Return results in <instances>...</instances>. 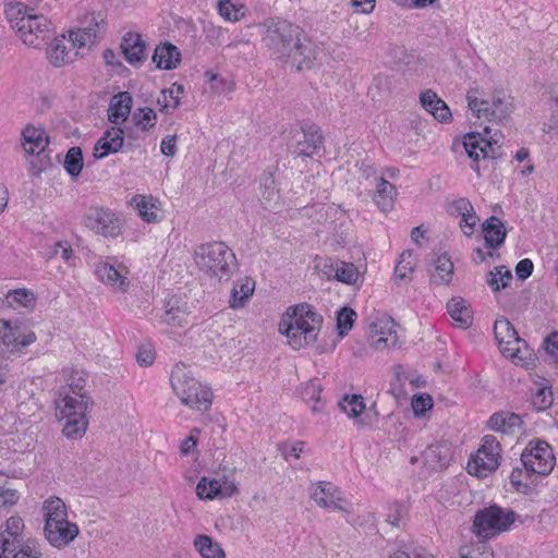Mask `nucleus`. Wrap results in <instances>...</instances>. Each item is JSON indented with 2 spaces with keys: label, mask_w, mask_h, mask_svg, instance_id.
Listing matches in <instances>:
<instances>
[{
  "label": "nucleus",
  "mask_w": 558,
  "mask_h": 558,
  "mask_svg": "<svg viewBox=\"0 0 558 558\" xmlns=\"http://www.w3.org/2000/svg\"><path fill=\"white\" fill-rule=\"evenodd\" d=\"M430 281L434 284H448L452 280L453 264L448 254L444 253L434 260L433 268L429 270Z\"/></svg>",
  "instance_id": "c85d7f7f"
},
{
  "label": "nucleus",
  "mask_w": 558,
  "mask_h": 558,
  "mask_svg": "<svg viewBox=\"0 0 558 558\" xmlns=\"http://www.w3.org/2000/svg\"><path fill=\"white\" fill-rule=\"evenodd\" d=\"M140 217L147 223H156L159 218V202L153 196L135 195L132 198Z\"/></svg>",
  "instance_id": "c756f323"
},
{
  "label": "nucleus",
  "mask_w": 558,
  "mask_h": 558,
  "mask_svg": "<svg viewBox=\"0 0 558 558\" xmlns=\"http://www.w3.org/2000/svg\"><path fill=\"white\" fill-rule=\"evenodd\" d=\"M422 107L432 113L439 122L446 123L451 119V112L447 104L437 96L432 89H427L420 95Z\"/></svg>",
  "instance_id": "b1692460"
},
{
  "label": "nucleus",
  "mask_w": 558,
  "mask_h": 558,
  "mask_svg": "<svg viewBox=\"0 0 558 558\" xmlns=\"http://www.w3.org/2000/svg\"><path fill=\"white\" fill-rule=\"evenodd\" d=\"M487 424L488 427L494 432L501 433L505 435H512L521 429L523 422L520 415L515 413L500 411L494 413L489 417Z\"/></svg>",
  "instance_id": "5701e85b"
},
{
  "label": "nucleus",
  "mask_w": 558,
  "mask_h": 558,
  "mask_svg": "<svg viewBox=\"0 0 558 558\" xmlns=\"http://www.w3.org/2000/svg\"><path fill=\"white\" fill-rule=\"evenodd\" d=\"M24 522L20 517H11L5 522V529L0 532V558H10L29 541H24Z\"/></svg>",
  "instance_id": "dca6fc26"
},
{
  "label": "nucleus",
  "mask_w": 558,
  "mask_h": 558,
  "mask_svg": "<svg viewBox=\"0 0 558 558\" xmlns=\"http://www.w3.org/2000/svg\"><path fill=\"white\" fill-rule=\"evenodd\" d=\"M263 41L275 58L298 71L310 70L317 59V47L304 29L283 19L265 23Z\"/></svg>",
  "instance_id": "f257e3e1"
},
{
  "label": "nucleus",
  "mask_w": 558,
  "mask_h": 558,
  "mask_svg": "<svg viewBox=\"0 0 558 558\" xmlns=\"http://www.w3.org/2000/svg\"><path fill=\"white\" fill-rule=\"evenodd\" d=\"M407 510L400 502H393L388 507L387 522L393 526H399L405 515Z\"/></svg>",
  "instance_id": "13d9d810"
},
{
  "label": "nucleus",
  "mask_w": 558,
  "mask_h": 558,
  "mask_svg": "<svg viewBox=\"0 0 558 558\" xmlns=\"http://www.w3.org/2000/svg\"><path fill=\"white\" fill-rule=\"evenodd\" d=\"M24 143L23 147L24 150L29 155H37L38 161L40 162V166H37L35 162H32L31 171L34 175L40 174L45 168L46 165L44 163V159L47 158V156H41L45 151V147L48 145L49 141L48 138H44V131L36 129L34 126L27 125L23 132H22Z\"/></svg>",
  "instance_id": "a211bd4d"
},
{
  "label": "nucleus",
  "mask_w": 558,
  "mask_h": 558,
  "mask_svg": "<svg viewBox=\"0 0 558 558\" xmlns=\"http://www.w3.org/2000/svg\"><path fill=\"white\" fill-rule=\"evenodd\" d=\"M494 333L502 354L506 356H517L520 351V343L525 344V341L519 337L512 324L505 317L496 319Z\"/></svg>",
  "instance_id": "f3484780"
},
{
  "label": "nucleus",
  "mask_w": 558,
  "mask_h": 558,
  "mask_svg": "<svg viewBox=\"0 0 558 558\" xmlns=\"http://www.w3.org/2000/svg\"><path fill=\"white\" fill-rule=\"evenodd\" d=\"M447 311L451 318L459 323L462 328L471 326L473 320L472 312L465 305V301L463 299H451L447 303Z\"/></svg>",
  "instance_id": "f704fd0d"
},
{
  "label": "nucleus",
  "mask_w": 558,
  "mask_h": 558,
  "mask_svg": "<svg viewBox=\"0 0 558 558\" xmlns=\"http://www.w3.org/2000/svg\"><path fill=\"white\" fill-rule=\"evenodd\" d=\"M194 546L203 558H223L225 551L220 544L208 535H198Z\"/></svg>",
  "instance_id": "58836bf2"
},
{
  "label": "nucleus",
  "mask_w": 558,
  "mask_h": 558,
  "mask_svg": "<svg viewBox=\"0 0 558 558\" xmlns=\"http://www.w3.org/2000/svg\"><path fill=\"white\" fill-rule=\"evenodd\" d=\"M64 169L72 178H77L83 169V153L77 146L71 147L64 158Z\"/></svg>",
  "instance_id": "37998d69"
},
{
  "label": "nucleus",
  "mask_w": 558,
  "mask_h": 558,
  "mask_svg": "<svg viewBox=\"0 0 558 558\" xmlns=\"http://www.w3.org/2000/svg\"><path fill=\"white\" fill-rule=\"evenodd\" d=\"M511 485L515 488L517 492L526 494L530 492L531 486L525 480H529L530 477L526 476V473L524 472V468L521 469L519 466L513 468L511 471V474L509 476Z\"/></svg>",
  "instance_id": "864d4df0"
},
{
  "label": "nucleus",
  "mask_w": 558,
  "mask_h": 558,
  "mask_svg": "<svg viewBox=\"0 0 558 558\" xmlns=\"http://www.w3.org/2000/svg\"><path fill=\"white\" fill-rule=\"evenodd\" d=\"M424 464L430 470H440L446 468L451 458L452 449L449 442L439 441L429 445L422 453Z\"/></svg>",
  "instance_id": "4be33fe9"
},
{
  "label": "nucleus",
  "mask_w": 558,
  "mask_h": 558,
  "mask_svg": "<svg viewBox=\"0 0 558 558\" xmlns=\"http://www.w3.org/2000/svg\"><path fill=\"white\" fill-rule=\"evenodd\" d=\"M4 14L12 28L16 29L19 34L22 31L23 22H26V19L31 15L27 8L21 2L8 3L4 9Z\"/></svg>",
  "instance_id": "ea45409f"
},
{
  "label": "nucleus",
  "mask_w": 558,
  "mask_h": 558,
  "mask_svg": "<svg viewBox=\"0 0 558 558\" xmlns=\"http://www.w3.org/2000/svg\"><path fill=\"white\" fill-rule=\"evenodd\" d=\"M83 225L105 238H117L122 231L121 219L101 207H90L83 218Z\"/></svg>",
  "instance_id": "9b49d317"
},
{
  "label": "nucleus",
  "mask_w": 558,
  "mask_h": 558,
  "mask_svg": "<svg viewBox=\"0 0 558 558\" xmlns=\"http://www.w3.org/2000/svg\"><path fill=\"white\" fill-rule=\"evenodd\" d=\"M162 320L169 326L182 327L187 323V308L181 299L172 295L165 301Z\"/></svg>",
  "instance_id": "bb28decb"
},
{
  "label": "nucleus",
  "mask_w": 558,
  "mask_h": 558,
  "mask_svg": "<svg viewBox=\"0 0 558 558\" xmlns=\"http://www.w3.org/2000/svg\"><path fill=\"white\" fill-rule=\"evenodd\" d=\"M501 446L493 435H485L477 451L468 462V472L476 477L484 478L500 465Z\"/></svg>",
  "instance_id": "1a4fd4ad"
},
{
  "label": "nucleus",
  "mask_w": 558,
  "mask_h": 558,
  "mask_svg": "<svg viewBox=\"0 0 558 558\" xmlns=\"http://www.w3.org/2000/svg\"><path fill=\"white\" fill-rule=\"evenodd\" d=\"M480 218L477 217L474 208L472 211L468 213L465 216H461L460 228L464 235L471 236L473 234L474 227L478 222Z\"/></svg>",
  "instance_id": "680f3d73"
},
{
  "label": "nucleus",
  "mask_w": 558,
  "mask_h": 558,
  "mask_svg": "<svg viewBox=\"0 0 558 558\" xmlns=\"http://www.w3.org/2000/svg\"><path fill=\"white\" fill-rule=\"evenodd\" d=\"M44 532L51 546L56 548H63L78 535L80 531L75 523L68 521L62 524L49 523V525H45Z\"/></svg>",
  "instance_id": "6ab92c4d"
},
{
  "label": "nucleus",
  "mask_w": 558,
  "mask_h": 558,
  "mask_svg": "<svg viewBox=\"0 0 558 558\" xmlns=\"http://www.w3.org/2000/svg\"><path fill=\"white\" fill-rule=\"evenodd\" d=\"M99 28V23L95 22L94 25H89L85 28H80L77 31H70L69 37L73 47L78 49H90L97 41V29Z\"/></svg>",
  "instance_id": "72a5a7b5"
},
{
  "label": "nucleus",
  "mask_w": 558,
  "mask_h": 558,
  "mask_svg": "<svg viewBox=\"0 0 558 558\" xmlns=\"http://www.w3.org/2000/svg\"><path fill=\"white\" fill-rule=\"evenodd\" d=\"M47 58L54 66H62L69 62V52L64 43V37L61 39L54 38L47 48Z\"/></svg>",
  "instance_id": "a19ab883"
},
{
  "label": "nucleus",
  "mask_w": 558,
  "mask_h": 558,
  "mask_svg": "<svg viewBox=\"0 0 558 558\" xmlns=\"http://www.w3.org/2000/svg\"><path fill=\"white\" fill-rule=\"evenodd\" d=\"M125 60L133 66H141L146 59V45L140 34L126 33L120 45Z\"/></svg>",
  "instance_id": "aec40b11"
},
{
  "label": "nucleus",
  "mask_w": 558,
  "mask_h": 558,
  "mask_svg": "<svg viewBox=\"0 0 558 558\" xmlns=\"http://www.w3.org/2000/svg\"><path fill=\"white\" fill-rule=\"evenodd\" d=\"M486 247L496 250L506 240L507 231L502 221L496 216H490L482 225Z\"/></svg>",
  "instance_id": "a878e982"
},
{
  "label": "nucleus",
  "mask_w": 558,
  "mask_h": 558,
  "mask_svg": "<svg viewBox=\"0 0 558 558\" xmlns=\"http://www.w3.org/2000/svg\"><path fill=\"white\" fill-rule=\"evenodd\" d=\"M356 313L348 306L340 308L337 313V329L340 337H344L353 327Z\"/></svg>",
  "instance_id": "3c124183"
},
{
  "label": "nucleus",
  "mask_w": 558,
  "mask_h": 558,
  "mask_svg": "<svg viewBox=\"0 0 558 558\" xmlns=\"http://www.w3.org/2000/svg\"><path fill=\"white\" fill-rule=\"evenodd\" d=\"M311 498L318 507L350 512L351 504L331 482H318L311 488Z\"/></svg>",
  "instance_id": "2eb2a0df"
},
{
  "label": "nucleus",
  "mask_w": 558,
  "mask_h": 558,
  "mask_svg": "<svg viewBox=\"0 0 558 558\" xmlns=\"http://www.w3.org/2000/svg\"><path fill=\"white\" fill-rule=\"evenodd\" d=\"M7 484V478L0 475V505L4 507L15 505L20 498L17 490Z\"/></svg>",
  "instance_id": "603ef678"
},
{
  "label": "nucleus",
  "mask_w": 558,
  "mask_h": 558,
  "mask_svg": "<svg viewBox=\"0 0 558 558\" xmlns=\"http://www.w3.org/2000/svg\"><path fill=\"white\" fill-rule=\"evenodd\" d=\"M153 62L160 70H173L181 62V52L171 43H163L156 47L153 54Z\"/></svg>",
  "instance_id": "393cba45"
},
{
  "label": "nucleus",
  "mask_w": 558,
  "mask_h": 558,
  "mask_svg": "<svg viewBox=\"0 0 558 558\" xmlns=\"http://www.w3.org/2000/svg\"><path fill=\"white\" fill-rule=\"evenodd\" d=\"M43 510L45 512V525L49 523L68 522L66 506L59 497H52L44 502Z\"/></svg>",
  "instance_id": "2f4dec72"
},
{
  "label": "nucleus",
  "mask_w": 558,
  "mask_h": 558,
  "mask_svg": "<svg viewBox=\"0 0 558 558\" xmlns=\"http://www.w3.org/2000/svg\"><path fill=\"white\" fill-rule=\"evenodd\" d=\"M133 121L142 131H148L156 125L157 113L149 107L138 108L133 113Z\"/></svg>",
  "instance_id": "de8ad7c7"
},
{
  "label": "nucleus",
  "mask_w": 558,
  "mask_h": 558,
  "mask_svg": "<svg viewBox=\"0 0 558 558\" xmlns=\"http://www.w3.org/2000/svg\"><path fill=\"white\" fill-rule=\"evenodd\" d=\"M324 137L316 125H305L293 133L288 144L291 153L298 157H312L323 148Z\"/></svg>",
  "instance_id": "ddd939ff"
},
{
  "label": "nucleus",
  "mask_w": 558,
  "mask_h": 558,
  "mask_svg": "<svg viewBox=\"0 0 558 558\" xmlns=\"http://www.w3.org/2000/svg\"><path fill=\"white\" fill-rule=\"evenodd\" d=\"M10 558H40L41 551L36 546L35 541H28L23 548H20Z\"/></svg>",
  "instance_id": "052dcab7"
},
{
  "label": "nucleus",
  "mask_w": 558,
  "mask_h": 558,
  "mask_svg": "<svg viewBox=\"0 0 558 558\" xmlns=\"http://www.w3.org/2000/svg\"><path fill=\"white\" fill-rule=\"evenodd\" d=\"M512 280V274L505 266H498L489 272L488 284L494 291L507 288Z\"/></svg>",
  "instance_id": "8fccbe9b"
},
{
  "label": "nucleus",
  "mask_w": 558,
  "mask_h": 558,
  "mask_svg": "<svg viewBox=\"0 0 558 558\" xmlns=\"http://www.w3.org/2000/svg\"><path fill=\"white\" fill-rule=\"evenodd\" d=\"M218 12L219 14L228 21H238L239 10L235 9L234 4H232L229 0H223L218 3Z\"/></svg>",
  "instance_id": "774afa93"
},
{
  "label": "nucleus",
  "mask_w": 558,
  "mask_h": 558,
  "mask_svg": "<svg viewBox=\"0 0 558 558\" xmlns=\"http://www.w3.org/2000/svg\"><path fill=\"white\" fill-rule=\"evenodd\" d=\"M398 328L399 326L389 316L377 318L369 326V345L377 351H384L398 347Z\"/></svg>",
  "instance_id": "f8f14e48"
},
{
  "label": "nucleus",
  "mask_w": 558,
  "mask_h": 558,
  "mask_svg": "<svg viewBox=\"0 0 558 558\" xmlns=\"http://www.w3.org/2000/svg\"><path fill=\"white\" fill-rule=\"evenodd\" d=\"M173 391L186 407L206 411L211 405L213 392L209 387L198 381L192 371L184 364L174 365L170 375Z\"/></svg>",
  "instance_id": "20e7f679"
},
{
  "label": "nucleus",
  "mask_w": 558,
  "mask_h": 558,
  "mask_svg": "<svg viewBox=\"0 0 558 558\" xmlns=\"http://www.w3.org/2000/svg\"><path fill=\"white\" fill-rule=\"evenodd\" d=\"M376 191L374 202L383 211H388L393 207L397 191L393 184L385 180L383 177L376 178Z\"/></svg>",
  "instance_id": "7c9ffc66"
},
{
  "label": "nucleus",
  "mask_w": 558,
  "mask_h": 558,
  "mask_svg": "<svg viewBox=\"0 0 558 558\" xmlns=\"http://www.w3.org/2000/svg\"><path fill=\"white\" fill-rule=\"evenodd\" d=\"M412 410L415 416H422L433 407V399L426 393L416 395L412 399Z\"/></svg>",
  "instance_id": "6e6d98bb"
},
{
  "label": "nucleus",
  "mask_w": 558,
  "mask_h": 558,
  "mask_svg": "<svg viewBox=\"0 0 558 558\" xmlns=\"http://www.w3.org/2000/svg\"><path fill=\"white\" fill-rule=\"evenodd\" d=\"M156 357L155 351L149 345H142L138 348L136 361L141 366H149L154 363Z\"/></svg>",
  "instance_id": "338daca9"
},
{
  "label": "nucleus",
  "mask_w": 558,
  "mask_h": 558,
  "mask_svg": "<svg viewBox=\"0 0 558 558\" xmlns=\"http://www.w3.org/2000/svg\"><path fill=\"white\" fill-rule=\"evenodd\" d=\"M553 392L549 388L542 387L533 396V403L541 410H545L551 405Z\"/></svg>",
  "instance_id": "bf43d9fd"
},
{
  "label": "nucleus",
  "mask_w": 558,
  "mask_h": 558,
  "mask_svg": "<svg viewBox=\"0 0 558 558\" xmlns=\"http://www.w3.org/2000/svg\"><path fill=\"white\" fill-rule=\"evenodd\" d=\"M520 460L527 477L547 476L556 464L553 447L542 439L530 440L522 451Z\"/></svg>",
  "instance_id": "0eeeda50"
},
{
  "label": "nucleus",
  "mask_w": 558,
  "mask_h": 558,
  "mask_svg": "<svg viewBox=\"0 0 558 558\" xmlns=\"http://www.w3.org/2000/svg\"><path fill=\"white\" fill-rule=\"evenodd\" d=\"M470 110L478 118L501 122L512 111L511 97L502 89L493 93L490 99H480L472 92L466 95Z\"/></svg>",
  "instance_id": "6e6552de"
},
{
  "label": "nucleus",
  "mask_w": 558,
  "mask_h": 558,
  "mask_svg": "<svg viewBox=\"0 0 558 558\" xmlns=\"http://www.w3.org/2000/svg\"><path fill=\"white\" fill-rule=\"evenodd\" d=\"M97 277L105 283L111 284L121 291H125L128 287L126 278L123 277L113 265L106 262L99 263L95 270Z\"/></svg>",
  "instance_id": "473e14b6"
},
{
  "label": "nucleus",
  "mask_w": 558,
  "mask_h": 558,
  "mask_svg": "<svg viewBox=\"0 0 558 558\" xmlns=\"http://www.w3.org/2000/svg\"><path fill=\"white\" fill-rule=\"evenodd\" d=\"M339 407L349 417L357 418L365 410L364 398L361 395H345Z\"/></svg>",
  "instance_id": "c03bdc74"
},
{
  "label": "nucleus",
  "mask_w": 558,
  "mask_h": 558,
  "mask_svg": "<svg viewBox=\"0 0 558 558\" xmlns=\"http://www.w3.org/2000/svg\"><path fill=\"white\" fill-rule=\"evenodd\" d=\"M323 325V317L307 303L289 307L279 324V331L294 350L314 343Z\"/></svg>",
  "instance_id": "f03ea898"
},
{
  "label": "nucleus",
  "mask_w": 558,
  "mask_h": 558,
  "mask_svg": "<svg viewBox=\"0 0 558 558\" xmlns=\"http://www.w3.org/2000/svg\"><path fill=\"white\" fill-rule=\"evenodd\" d=\"M5 301L14 310L25 308L26 311H32L36 305L35 294L27 289L9 291L5 295Z\"/></svg>",
  "instance_id": "c9c22d12"
},
{
  "label": "nucleus",
  "mask_w": 558,
  "mask_h": 558,
  "mask_svg": "<svg viewBox=\"0 0 558 558\" xmlns=\"http://www.w3.org/2000/svg\"><path fill=\"white\" fill-rule=\"evenodd\" d=\"M515 512L493 505L480 509L473 520V533L481 538H490L507 531L515 521Z\"/></svg>",
  "instance_id": "423d86ee"
},
{
  "label": "nucleus",
  "mask_w": 558,
  "mask_h": 558,
  "mask_svg": "<svg viewBox=\"0 0 558 558\" xmlns=\"http://www.w3.org/2000/svg\"><path fill=\"white\" fill-rule=\"evenodd\" d=\"M124 143V131L121 128H111L96 142L94 157L102 159L109 154L118 153Z\"/></svg>",
  "instance_id": "412c9836"
},
{
  "label": "nucleus",
  "mask_w": 558,
  "mask_h": 558,
  "mask_svg": "<svg viewBox=\"0 0 558 558\" xmlns=\"http://www.w3.org/2000/svg\"><path fill=\"white\" fill-rule=\"evenodd\" d=\"M473 205L472 203L464 197L453 201L449 206V213L454 216H465L468 213L472 211Z\"/></svg>",
  "instance_id": "e2e57ef3"
},
{
  "label": "nucleus",
  "mask_w": 558,
  "mask_h": 558,
  "mask_svg": "<svg viewBox=\"0 0 558 558\" xmlns=\"http://www.w3.org/2000/svg\"><path fill=\"white\" fill-rule=\"evenodd\" d=\"M53 28L51 22L41 14H31L22 24L20 37L23 43L39 48L51 38Z\"/></svg>",
  "instance_id": "4468645a"
},
{
  "label": "nucleus",
  "mask_w": 558,
  "mask_h": 558,
  "mask_svg": "<svg viewBox=\"0 0 558 558\" xmlns=\"http://www.w3.org/2000/svg\"><path fill=\"white\" fill-rule=\"evenodd\" d=\"M230 307L241 308L244 306V282L238 281L232 289Z\"/></svg>",
  "instance_id": "69168bd1"
},
{
  "label": "nucleus",
  "mask_w": 558,
  "mask_h": 558,
  "mask_svg": "<svg viewBox=\"0 0 558 558\" xmlns=\"http://www.w3.org/2000/svg\"><path fill=\"white\" fill-rule=\"evenodd\" d=\"M83 386L80 384H70L69 392L57 401L61 418H66L62 433L68 438H81L87 428V410L92 401L84 395Z\"/></svg>",
  "instance_id": "7ed1b4c3"
},
{
  "label": "nucleus",
  "mask_w": 558,
  "mask_h": 558,
  "mask_svg": "<svg viewBox=\"0 0 558 558\" xmlns=\"http://www.w3.org/2000/svg\"><path fill=\"white\" fill-rule=\"evenodd\" d=\"M494 136H483L480 132H470L463 137V146L470 159L473 160L472 169L480 175V160L501 158V144Z\"/></svg>",
  "instance_id": "9d476101"
},
{
  "label": "nucleus",
  "mask_w": 558,
  "mask_h": 558,
  "mask_svg": "<svg viewBox=\"0 0 558 558\" xmlns=\"http://www.w3.org/2000/svg\"><path fill=\"white\" fill-rule=\"evenodd\" d=\"M388 558H434L422 547H407L405 549H398L389 555Z\"/></svg>",
  "instance_id": "4d7b16f0"
},
{
  "label": "nucleus",
  "mask_w": 558,
  "mask_h": 558,
  "mask_svg": "<svg viewBox=\"0 0 558 558\" xmlns=\"http://www.w3.org/2000/svg\"><path fill=\"white\" fill-rule=\"evenodd\" d=\"M22 326H12L10 322L0 320V339L8 351L19 350Z\"/></svg>",
  "instance_id": "4c0bfd02"
},
{
  "label": "nucleus",
  "mask_w": 558,
  "mask_h": 558,
  "mask_svg": "<svg viewBox=\"0 0 558 558\" xmlns=\"http://www.w3.org/2000/svg\"><path fill=\"white\" fill-rule=\"evenodd\" d=\"M235 486H230V492L223 493L219 481L215 478L202 477L196 486V495L199 499H213L219 495H231Z\"/></svg>",
  "instance_id": "e433bc0d"
},
{
  "label": "nucleus",
  "mask_w": 558,
  "mask_h": 558,
  "mask_svg": "<svg viewBox=\"0 0 558 558\" xmlns=\"http://www.w3.org/2000/svg\"><path fill=\"white\" fill-rule=\"evenodd\" d=\"M260 189L263 190V197L267 201L274 199L278 194L276 181L271 172L263 173L260 178Z\"/></svg>",
  "instance_id": "5fc2aeb1"
},
{
  "label": "nucleus",
  "mask_w": 558,
  "mask_h": 558,
  "mask_svg": "<svg viewBox=\"0 0 558 558\" xmlns=\"http://www.w3.org/2000/svg\"><path fill=\"white\" fill-rule=\"evenodd\" d=\"M335 278L347 284H354L359 279V271L354 264L340 262L336 265Z\"/></svg>",
  "instance_id": "09e8293b"
},
{
  "label": "nucleus",
  "mask_w": 558,
  "mask_h": 558,
  "mask_svg": "<svg viewBox=\"0 0 558 558\" xmlns=\"http://www.w3.org/2000/svg\"><path fill=\"white\" fill-rule=\"evenodd\" d=\"M194 260L201 270L218 278L230 276L235 267L234 253L222 242L199 245L195 250Z\"/></svg>",
  "instance_id": "39448f33"
},
{
  "label": "nucleus",
  "mask_w": 558,
  "mask_h": 558,
  "mask_svg": "<svg viewBox=\"0 0 558 558\" xmlns=\"http://www.w3.org/2000/svg\"><path fill=\"white\" fill-rule=\"evenodd\" d=\"M177 94H183L184 87L181 84L173 83L172 86L168 89L161 90V95L157 99V104L160 106V110L162 112H168V109L171 107L175 109L180 105V99L178 97H173V92Z\"/></svg>",
  "instance_id": "49530a36"
},
{
  "label": "nucleus",
  "mask_w": 558,
  "mask_h": 558,
  "mask_svg": "<svg viewBox=\"0 0 558 558\" xmlns=\"http://www.w3.org/2000/svg\"><path fill=\"white\" fill-rule=\"evenodd\" d=\"M301 397L305 402L315 401V404L312 407L313 412L322 411L323 407L319 405L322 402L320 393H322V385L317 379H312L307 381L301 388Z\"/></svg>",
  "instance_id": "a18cd8bd"
},
{
  "label": "nucleus",
  "mask_w": 558,
  "mask_h": 558,
  "mask_svg": "<svg viewBox=\"0 0 558 558\" xmlns=\"http://www.w3.org/2000/svg\"><path fill=\"white\" fill-rule=\"evenodd\" d=\"M416 265V259L411 250H407L401 253L399 260L395 268V279L404 280L410 278L413 274Z\"/></svg>",
  "instance_id": "79ce46f5"
},
{
  "label": "nucleus",
  "mask_w": 558,
  "mask_h": 558,
  "mask_svg": "<svg viewBox=\"0 0 558 558\" xmlns=\"http://www.w3.org/2000/svg\"><path fill=\"white\" fill-rule=\"evenodd\" d=\"M132 96L128 92H121L114 95L108 109V119L113 124L124 122L132 108Z\"/></svg>",
  "instance_id": "cd10ccee"
},
{
  "label": "nucleus",
  "mask_w": 558,
  "mask_h": 558,
  "mask_svg": "<svg viewBox=\"0 0 558 558\" xmlns=\"http://www.w3.org/2000/svg\"><path fill=\"white\" fill-rule=\"evenodd\" d=\"M303 442H294V444H279L278 450L284 459H289L290 457L300 458V453L303 450Z\"/></svg>",
  "instance_id": "0e129e2a"
}]
</instances>
